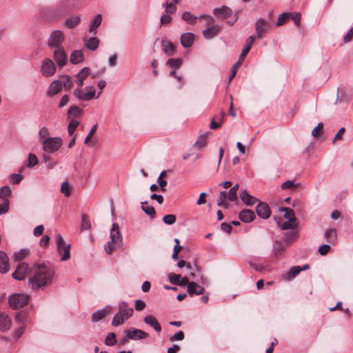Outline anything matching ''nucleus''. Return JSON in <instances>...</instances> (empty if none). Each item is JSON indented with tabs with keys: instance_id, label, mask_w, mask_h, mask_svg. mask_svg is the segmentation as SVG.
Returning a JSON list of instances; mask_svg holds the SVG:
<instances>
[{
	"instance_id": "7",
	"label": "nucleus",
	"mask_w": 353,
	"mask_h": 353,
	"mask_svg": "<svg viewBox=\"0 0 353 353\" xmlns=\"http://www.w3.org/2000/svg\"><path fill=\"white\" fill-rule=\"evenodd\" d=\"M57 71V67L54 62L49 58L43 60L41 66V72L46 77L53 76Z\"/></svg>"
},
{
	"instance_id": "16",
	"label": "nucleus",
	"mask_w": 353,
	"mask_h": 353,
	"mask_svg": "<svg viewBox=\"0 0 353 353\" xmlns=\"http://www.w3.org/2000/svg\"><path fill=\"white\" fill-rule=\"evenodd\" d=\"M239 218L244 223H250L256 218V216L253 210L244 209L239 212Z\"/></svg>"
},
{
	"instance_id": "12",
	"label": "nucleus",
	"mask_w": 353,
	"mask_h": 353,
	"mask_svg": "<svg viewBox=\"0 0 353 353\" xmlns=\"http://www.w3.org/2000/svg\"><path fill=\"white\" fill-rule=\"evenodd\" d=\"M12 326V320L10 317L5 312H0V331L7 332Z\"/></svg>"
},
{
	"instance_id": "36",
	"label": "nucleus",
	"mask_w": 353,
	"mask_h": 353,
	"mask_svg": "<svg viewBox=\"0 0 353 353\" xmlns=\"http://www.w3.org/2000/svg\"><path fill=\"white\" fill-rule=\"evenodd\" d=\"M289 245L288 243H282L281 242H276L274 245L273 252L276 256H279L286 249Z\"/></svg>"
},
{
	"instance_id": "47",
	"label": "nucleus",
	"mask_w": 353,
	"mask_h": 353,
	"mask_svg": "<svg viewBox=\"0 0 353 353\" xmlns=\"http://www.w3.org/2000/svg\"><path fill=\"white\" fill-rule=\"evenodd\" d=\"M11 194V189L9 186L5 185L0 188V198L2 199H8Z\"/></svg>"
},
{
	"instance_id": "62",
	"label": "nucleus",
	"mask_w": 353,
	"mask_h": 353,
	"mask_svg": "<svg viewBox=\"0 0 353 353\" xmlns=\"http://www.w3.org/2000/svg\"><path fill=\"white\" fill-rule=\"evenodd\" d=\"M145 306V303L142 300H136L134 302V308L137 311L143 310Z\"/></svg>"
},
{
	"instance_id": "31",
	"label": "nucleus",
	"mask_w": 353,
	"mask_h": 353,
	"mask_svg": "<svg viewBox=\"0 0 353 353\" xmlns=\"http://www.w3.org/2000/svg\"><path fill=\"white\" fill-rule=\"evenodd\" d=\"M278 226L282 229V230H288V229H294L296 227V221H292V220H287L286 221L281 223V219H279L277 220L275 218Z\"/></svg>"
},
{
	"instance_id": "23",
	"label": "nucleus",
	"mask_w": 353,
	"mask_h": 353,
	"mask_svg": "<svg viewBox=\"0 0 353 353\" xmlns=\"http://www.w3.org/2000/svg\"><path fill=\"white\" fill-rule=\"evenodd\" d=\"M181 43L183 48L192 46L194 40V34L191 32L183 33L181 36Z\"/></svg>"
},
{
	"instance_id": "38",
	"label": "nucleus",
	"mask_w": 353,
	"mask_h": 353,
	"mask_svg": "<svg viewBox=\"0 0 353 353\" xmlns=\"http://www.w3.org/2000/svg\"><path fill=\"white\" fill-rule=\"evenodd\" d=\"M60 81L61 82L62 86L63 85L65 90H70L73 86L71 78L68 75L61 77V79Z\"/></svg>"
},
{
	"instance_id": "57",
	"label": "nucleus",
	"mask_w": 353,
	"mask_h": 353,
	"mask_svg": "<svg viewBox=\"0 0 353 353\" xmlns=\"http://www.w3.org/2000/svg\"><path fill=\"white\" fill-rule=\"evenodd\" d=\"M61 192L64 194L65 196L70 195V188L68 182H63L61 186Z\"/></svg>"
},
{
	"instance_id": "13",
	"label": "nucleus",
	"mask_w": 353,
	"mask_h": 353,
	"mask_svg": "<svg viewBox=\"0 0 353 353\" xmlns=\"http://www.w3.org/2000/svg\"><path fill=\"white\" fill-rule=\"evenodd\" d=\"M110 236L112 242L117 244L118 246L121 245L122 236L119 232V226L118 223H114L112 224Z\"/></svg>"
},
{
	"instance_id": "9",
	"label": "nucleus",
	"mask_w": 353,
	"mask_h": 353,
	"mask_svg": "<svg viewBox=\"0 0 353 353\" xmlns=\"http://www.w3.org/2000/svg\"><path fill=\"white\" fill-rule=\"evenodd\" d=\"M53 59L55 61L57 65L59 67H63L66 64L68 57L63 47L56 48L54 50L53 53Z\"/></svg>"
},
{
	"instance_id": "42",
	"label": "nucleus",
	"mask_w": 353,
	"mask_h": 353,
	"mask_svg": "<svg viewBox=\"0 0 353 353\" xmlns=\"http://www.w3.org/2000/svg\"><path fill=\"white\" fill-rule=\"evenodd\" d=\"M227 198V192L225 191H221L220 192L219 198L217 199V205L219 206H222L225 208H228V205L225 203Z\"/></svg>"
},
{
	"instance_id": "6",
	"label": "nucleus",
	"mask_w": 353,
	"mask_h": 353,
	"mask_svg": "<svg viewBox=\"0 0 353 353\" xmlns=\"http://www.w3.org/2000/svg\"><path fill=\"white\" fill-rule=\"evenodd\" d=\"M64 41V34L62 31L56 30L51 32L48 39V46L49 48H62V43Z\"/></svg>"
},
{
	"instance_id": "32",
	"label": "nucleus",
	"mask_w": 353,
	"mask_h": 353,
	"mask_svg": "<svg viewBox=\"0 0 353 353\" xmlns=\"http://www.w3.org/2000/svg\"><path fill=\"white\" fill-rule=\"evenodd\" d=\"M324 237L330 243L334 244L337 239L336 232L334 229H329L325 231Z\"/></svg>"
},
{
	"instance_id": "39",
	"label": "nucleus",
	"mask_w": 353,
	"mask_h": 353,
	"mask_svg": "<svg viewBox=\"0 0 353 353\" xmlns=\"http://www.w3.org/2000/svg\"><path fill=\"white\" fill-rule=\"evenodd\" d=\"M182 19L185 21L186 22H188V23L190 24H195L196 23V20H197V17L192 15L190 12H184L183 14H182Z\"/></svg>"
},
{
	"instance_id": "28",
	"label": "nucleus",
	"mask_w": 353,
	"mask_h": 353,
	"mask_svg": "<svg viewBox=\"0 0 353 353\" xmlns=\"http://www.w3.org/2000/svg\"><path fill=\"white\" fill-rule=\"evenodd\" d=\"M163 50L168 56L174 54L176 50L174 44L168 40H162Z\"/></svg>"
},
{
	"instance_id": "63",
	"label": "nucleus",
	"mask_w": 353,
	"mask_h": 353,
	"mask_svg": "<svg viewBox=\"0 0 353 353\" xmlns=\"http://www.w3.org/2000/svg\"><path fill=\"white\" fill-rule=\"evenodd\" d=\"M184 339V333L182 331H179L172 336L170 339L171 341H182Z\"/></svg>"
},
{
	"instance_id": "37",
	"label": "nucleus",
	"mask_w": 353,
	"mask_h": 353,
	"mask_svg": "<svg viewBox=\"0 0 353 353\" xmlns=\"http://www.w3.org/2000/svg\"><path fill=\"white\" fill-rule=\"evenodd\" d=\"M301 271V269L299 266H294L290 270L285 274V279L288 280L294 279L300 273Z\"/></svg>"
},
{
	"instance_id": "10",
	"label": "nucleus",
	"mask_w": 353,
	"mask_h": 353,
	"mask_svg": "<svg viewBox=\"0 0 353 353\" xmlns=\"http://www.w3.org/2000/svg\"><path fill=\"white\" fill-rule=\"evenodd\" d=\"M257 215L262 219H268L271 214V210L269 205L263 202L259 201L256 207Z\"/></svg>"
},
{
	"instance_id": "51",
	"label": "nucleus",
	"mask_w": 353,
	"mask_h": 353,
	"mask_svg": "<svg viewBox=\"0 0 353 353\" xmlns=\"http://www.w3.org/2000/svg\"><path fill=\"white\" fill-rule=\"evenodd\" d=\"M79 125V122L78 121L72 119L68 126V134L71 136L73 135L76 128L78 127Z\"/></svg>"
},
{
	"instance_id": "43",
	"label": "nucleus",
	"mask_w": 353,
	"mask_h": 353,
	"mask_svg": "<svg viewBox=\"0 0 353 353\" xmlns=\"http://www.w3.org/2000/svg\"><path fill=\"white\" fill-rule=\"evenodd\" d=\"M181 60L179 59H170L166 62V65H169L173 70L178 69L181 66Z\"/></svg>"
},
{
	"instance_id": "40",
	"label": "nucleus",
	"mask_w": 353,
	"mask_h": 353,
	"mask_svg": "<svg viewBox=\"0 0 353 353\" xmlns=\"http://www.w3.org/2000/svg\"><path fill=\"white\" fill-rule=\"evenodd\" d=\"M81 112H82V110L80 109L78 106L72 105L69 108V110L68 111V115L69 117H80Z\"/></svg>"
},
{
	"instance_id": "3",
	"label": "nucleus",
	"mask_w": 353,
	"mask_h": 353,
	"mask_svg": "<svg viewBox=\"0 0 353 353\" xmlns=\"http://www.w3.org/2000/svg\"><path fill=\"white\" fill-rule=\"evenodd\" d=\"M62 144L61 137H50L42 141V148L48 153H54L59 150Z\"/></svg>"
},
{
	"instance_id": "49",
	"label": "nucleus",
	"mask_w": 353,
	"mask_h": 353,
	"mask_svg": "<svg viewBox=\"0 0 353 353\" xmlns=\"http://www.w3.org/2000/svg\"><path fill=\"white\" fill-rule=\"evenodd\" d=\"M28 163L26 166L28 168H32L38 163V159L34 154L30 153L28 157Z\"/></svg>"
},
{
	"instance_id": "26",
	"label": "nucleus",
	"mask_w": 353,
	"mask_h": 353,
	"mask_svg": "<svg viewBox=\"0 0 353 353\" xmlns=\"http://www.w3.org/2000/svg\"><path fill=\"white\" fill-rule=\"evenodd\" d=\"M84 60V54L82 50H74L70 57V61L72 64H78Z\"/></svg>"
},
{
	"instance_id": "21",
	"label": "nucleus",
	"mask_w": 353,
	"mask_h": 353,
	"mask_svg": "<svg viewBox=\"0 0 353 353\" xmlns=\"http://www.w3.org/2000/svg\"><path fill=\"white\" fill-rule=\"evenodd\" d=\"M204 288L202 286L198 285L196 283L192 281L190 283H188V292L190 295H200L203 294L204 292Z\"/></svg>"
},
{
	"instance_id": "5",
	"label": "nucleus",
	"mask_w": 353,
	"mask_h": 353,
	"mask_svg": "<svg viewBox=\"0 0 353 353\" xmlns=\"http://www.w3.org/2000/svg\"><path fill=\"white\" fill-rule=\"evenodd\" d=\"M56 243L59 253L61 255V261H65L70 257V245H66L64 239L60 234L56 235Z\"/></svg>"
},
{
	"instance_id": "8",
	"label": "nucleus",
	"mask_w": 353,
	"mask_h": 353,
	"mask_svg": "<svg viewBox=\"0 0 353 353\" xmlns=\"http://www.w3.org/2000/svg\"><path fill=\"white\" fill-rule=\"evenodd\" d=\"M124 333L126 337L131 340L143 339L148 336L145 332L134 327L125 330Z\"/></svg>"
},
{
	"instance_id": "44",
	"label": "nucleus",
	"mask_w": 353,
	"mask_h": 353,
	"mask_svg": "<svg viewBox=\"0 0 353 353\" xmlns=\"http://www.w3.org/2000/svg\"><path fill=\"white\" fill-rule=\"evenodd\" d=\"M207 136L205 134L199 136L194 143V146L199 149L203 148L207 143Z\"/></svg>"
},
{
	"instance_id": "55",
	"label": "nucleus",
	"mask_w": 353,
	"mask_h": 353,
	"mask_svg": "<svg viewBox=\"0 0 353 353\" xmlns=\"http://www.w3.org/2000/svg\"><path fill=\"white\" fill-rule=\"evenodd\" d=\"M23 179V176L18 174H12L10 176V182L13 185L19 184Z\"/></svg>"
},
{
	"instance_id": "1",
	"label": "nucleus",
	"mask_w": 353,
	"mask_h": 353,
	"mask_svg": "<svg viewBox=\"0 0 353 353\" xmlns=\"http://www.w3.org/2000/svg\"><path fill=\"white\" fill-rule=\"evenodd\" d=\"M28 276L32 290L45 289L52 284L54 270L45 263H37L30 268Z\"/></svg>"
},
{
	"instance_id": "22",
	"label": "nucleus",
	"mask_w": 353,
	"mask_h": 353,
	"mask_svg": "<svg viewBox=\"0 0 353 353\" xmlns=\"http://www.w3.org/2000/svg\"><path fill=\"white\" fill-rule=\"evenodd\" d=\"M10 269L9 259L8 255L3 251L0 252V272L6 273Z\"/></svg>"
},
{
	"instance_id": "34",
	"label": "nucleus",
	"mask_w": 353,
	"mask_h": 353,
	"mask_svg": "<svg viewBox=\"0 0 353 353\" xmlns=\"http://www.w3.org/2000/svg\"><path fill=\"white\" fill-rule=\"evenodd\" d=\"M280 211L285 212L284 216L287 220H292V221H296V219L295 217V214H294L293 210L288 208H285V207H281V208H280Z\"/></svg>"
},
{
	"instance_id": "15",
	"label": "nucleus",
	"mask_w": 353,
	"mask_h": 353,
	"mask_svg": "<svg viewBox=\"0 0 353 353\" xmlns=\"http://www.w3.org/2000/svg\"><path fill=\"white\" fill-rule=\"evenodd\" d=\"M61 90V82L59 80H54L50 84L46 91V94L48 97H52L57 94Z\"/></svg>"
},
{
	"instance_id": "20",
	"label": "nucleus",
	"mask_w": 353,
	"mask_h": 353,
	"mask_svg": "<svg viewBox=\"0 0 353 353\" xmlns=\"http://www.w3.org/2000/svg\"><path fill=\"white\" fill-rule=\"evenodd\" d=\"M213 14L217 17L228 18L232 14V11L230 8L223 6L221 8H214Z\"/></svg>"
},
{
	"instance_id": "18",
	"label": "nucleus",
	"mask_w": 353,
	"mask_h": 353,
	"mask_svg": "<svg viewBox=\"0 0 353 353\" xmlns=\"http://www.w3.org/2000/svg\"><path fill=\"white\" fill-rule=\"evenodd\" d=\"M221 28L219 25H214L208 27L203 31V36L206 39H210L214 37L221 31Z\"/></svg>"
},
{
	"instance_id": "4",
	"label": "nucleus",
	"mask_w": 353,
	"mask_h": 353,
	"mask_svg": "<svg viewBox=\"0 0 353 353\" xmlns=\"http://www.w3.org/2000/svg\"><path fill=\"white\" fill-rule=\"evenodd\" d=\"M29 301V296L26 294H14L9 296L8 303L11 308L17 310L25 306Z\"/></svg>"
},
{
	"instance_id": "61",
	"label": "nucleus",
	"mask_w": 353,
	"mask_h": 353,
	"mask_svg": "<svg viewBox=\"0 0 353 353\" xmlns=\"http://www.w3.org/2000/svg\"><path fill=\"white\" fill-rule=\"evenodd\" d=\"M98 125L95 124L92 126L90 131L88 134L87 137H85L84 140V143L88 144L90 140V139L92 137L93 134L95 133L96 130H97Z\"/></svg>"
},
{
	"instance_id": "60",
	"label": "nucleus",
	"mask_w": 353,
	"mask_h": 353,
	"mask_svg": "<svg viewBox=\"0 0 353 353\" xmlns=\"http://www.w3.org/2000/svg\"><path fill=\"white\" fill-rule=\"evenodd\" d=\"M48 135H49V131L46 127H43L40 129V130L39 132V137L42 140V141L44 139H48Z\"/></svg>"
},
{
	"instance_id": "48",
	"label": "nucleus",
	"mask_w": 353,
	"mask_h": 353,
	"mask_svg": "<svg viewBox=\"0 0 353 353\" xmlns=\"http://www.w3.org/2000/svg\"><path fill=\"white\" fill-rule=\"evenodd\" d=\"M28 254V251L26 249H21L14 254V259L17 261L23 259Z\"/></svg>"
},
{
	"instance_id": "64",
	"label": "nucleus",
	"mask_w": 353,
	"mask_h": 353,
	"mask_svg": "<svg viewBox=\"0 0 353 353\" xmlns=\"http://www.w3.org/2000/svg\"><path fill=\"white\" fill-rule=\"evenodd\" d=\"M228 199L231 201H235L238 199L237 192L234 191L232 188L229 190L228 193H227Z\"/></svg>"
},
{
	"instance_id": "30",
	"label": "nucleus",
	"mask_w": 353,
	"mask_h": 353,
	"mask_svg": "<svg viewBox=\"0 0 353 353\" xmlns=\"http://www.w3.org/2000/svg\"><path fill=\"white\" fill-rule=\"evenodd\" d=\"M102 21V16L101 14L95 15L91 25L89 28V32L94 35L97 34V28L100 26Z\"/></svg>"
},
{
	"instance_id": "33",
	"label": "nucleus",
	"mask_w": 353,
	"mask_h": 353,
	"mask_svg": "<svg viewBox=\"0 0 353 353\" xmlns=\"http://www.w3.org/2000/svg\"><path fill=\"white\" fill-rule=\"evenodd\" d=\"M128 319H125V316L118 311L112 319V325L113 326H119L123 324Z\"/></svg>"
},
{
	"instance_id": "41",
	"label": "nucleus",
	"mask_w": 353,
	"mask_h": 353,
	"mask_svg": "<svg viewBox=\"0 0 353 353\" xmlns=\"http://www.w3.org/2000/svg\"><path fill=\"white\" fill-rule=\"evenodd\" d=\"M80 21L81 18L79 16H76L68 19L65 21V25L70 28H73L80 23Z\"/></svg>"
},
{
	"instance_id": "46",
	"label": "nucleus",
	"mask_w": 353,
	"mask_h": 353,
	"mask_svg": "<svg viewBox=\"0 0 353 353\" xmlns=\"http://www.w3.org/2000/svg\"><path fill=\"white\" fill-rule=\"evenodd\" d=\"M298 236V234L295 231H290L285 233V241L288 245L291 241L295 240Z\"/></svg>"
},
{
	"instance_id": "50",
	"label": "nucleus",
	"mask_w": 353,
	"mask_h": 353,
	"mask_svg": "<svg viewBox=\"0 0 353 353\" xmlns=\"http://www.w3.org/2000/svg\"><path fill=\"white\" fill-rule=\"evenodd\" d=\"M174 2V3H170L168 1L164 3V7L165 8V13L168 14H173L176 10V7Z\"/></svg>"
},
{
	"instance_id": "35",
	"label": "nucleus",
	"mask_w": 353,
	"mask_h": 353,
	"mask_svg": "<svg viewBox=\"0 0 353 353\" xmlns=\"http://www.w3.org/2000/svg\"><path fill=\"white\" fill-rule=\"evenodd\" d=\"M141 208L144 212L149 215L151 218H153L155 215V210L152 206H150L147 201L141 202Z\"/></svg>"
},
{
	"instance_id": "24",
	"label": "nucleus",
	"mask_w": 353,
	"mask_h": 353,
	"mask_svg": "<svg viewBox=\"0 0 353 353\" xmlns=\"http://www.w3.org/2000/svg\"><path fill=\"white\" fill-rule=\"evenodd\" d=\"M143 321L145 323L152 327L157 332H160L161 331V327L155 316L147 315L144 317Z\"/></svg>"
},
{
	"instance_id": "11",
	"label": "nucleus",
	"mask_w": 353,
	"mask_h": 353,
	"mask_svg": "<svg viewBox=\"0 0 353 353\" xmlns=\"http://www.w3.org/2000/svg\"><path fill=\"white\" fill-rule=\"evenodd\" d=\"M28 268V265L27 263H19L17 265L15 271L12 274L13 279H14L16 280H19V281L24 279L26 277V273H27Z\"/></svg>"
},
{
	"instance_id": "54",
	"label": "nucleus",
	"mask_w": 353,
	"mask_h": 353,
	"mask_svg": "<svg viewBox=\"0 0 353 353\" xmlns=\"http://www.w3.org/2000/svg\"><path fill=\"white\" fill-rule=\"evenodd\" d=\"M117 246H118L117 244H115L114 242H112V241H108L105 245H104V249L105 250V252L108 254H110L112 252L113 250H114L117 248Z\"/></svg>"
},
{
	"instance_id": "25",
	"label": "nucleus",
	"mask_w": 353,
	"mask_h": 353,
	"mask_svg": "<svg viewBox=\"0 0 353 353\" xmlns=\"http://www.w3.org/2000/svg\"><path fill=\"white\" fill-rule=\"evenodd\" d=\"M254 41V38L253 36H250L246 39V44L244 46L243 48L242 49V52H241L239 59L240 61H243L244 60L245 57L247 56L249 51L250 50L252 45L253 44Z\"/></svg>"
},
{
	"instance_id": "56",
	"label": "nucleus",
	"mask_w": 353,
	"mask_h": 353,
	"mask_svg": "<svg viewBox=\"0 0 353 353\" xmlns=\"http://www.w3.org/2000/svg\"><path fill=\"white\" fill-rule=\"evenodd\" d=\"M289 18V14L287 12L282 13L280 14L277 19L276 24L279 26H281L285 23L287 19Z\"/></svg>"
},
{
	"instance_id": "2",
	"label": "nucleus",
	"mask_w": 353,
	"mask_h": 353,
	"mask_svg": "<svg viewBox=\"0 0 353 353\" xmlns=\"http://www.w3.org/2000/svg\"><path fill=\"white\" fill-rule=\"evenodd\" d=\"M101 92L96 94L95 88L93 86H87L85 90L78 88L74 90L73 94L78 99L83 101H88L93 99H98Z\"/></svg>"
},
{
	"instance_id": "19",
	"label": "nucleus",
	"mask_w": 353,
	"mask_h": 353,
	"mask_svg": "<svg viewBox=\"0 0 353 353\" xmlns=\"http://www.w3.org/2000/svg\"><path fill=\"white\" fill-rule=\"evenodd\" d=\"M256 32L257 37L261 38L268 28V23L263 19H259L256 21Z\"/></svg>"
},
{
	"instance_id": "27",
	"label": "nucleus",
	"mask_w": 353,
	"mask_h": 353,
	"mask_svg": "<svg viewBox=\"0 0 353 353\" xmlns=\"http://www.w3.org/2000/svg\"><path fill=\"white\" fill-rule=\"evenodd\" d=\"M83 41L85 43V46L91 51L96 50L99 45V40L95 37H90L88 39L85 38L83 39Z\"/></svg>"
},
{
	"instance_id": "53",
	"label": "nucleus",
	"mask_w": 353,
	"mask_h": 353,
	"mask_svg": "<svg viewBox=\"0 0 353 353\" xmlns=\"http://www.w3.org/2000/svg\"><path fill=\"white\" fill-rule=\"evenodd\" d=\"M176 221V217L174 214H166L163 217V221L167 225H172Z\"/></svg>"
},
{
	"instance_id": "45",
	"label": "nucleus",
	"mask_w": 353,
	"mask_h": 353,
	"mask_svg": "<svg viewBox=\"0 0 353 353\" xmlns=\"http://www.w3.org/2000/svg\"><path fill=\"white\" fill-rule=\"evenodd\" d=\"M116 343V334L114 332L109 333L105 339V344L108 346H112Z\"/></svg>"
},
{
	"instance_id": "29",
	"label": "nucleus",
	"mask_w": 353,
	"mask_h": 353,
	"mask_svg": "<svg viewBox=\"0 0 353 353\" xmlns=\"http://www.w3.org/2000/svg\"><path fill=\"white\" fill-rule=\"evenodd\" d=\"M110 311V308L105 307L94 312L92 315V321L97 322L104 318Z\"/></svg>"
},
{
	"instance_id": "59",
	"label": "nucleus",
	"mask_w": 353,
	"mask_h": 353,
	"mask_svg": "<svg viewBox=\"0 0 353 353\" xmlns=\"http://www.w3.org/2000/svg\"><path fill=\"white\" fill-rule=\"evenodd\" d=\"M9 210V200L6 199L0 205V215L6 213Z\"/></svg>"
},
{
	"instance_id": "52",
	"label": "nucleus",
	"mask_w": 353,
	"mask_h": 353,
	"mask_svg": "<svg viewBox=\"0 0 353 353\" xmlns=\"http://www.w3.org/2000/svg\"><path fill=\"white\" fill-rule=\"evenodd\" d=\"M90 74V70L89 68L85 67L82 70H81L75 77H80L83 81L89 77Z\"/></svg>"
},
{
	"instance_id": "14",
	"label": "nucleus",
	"mask_w": 353,
	"mask_h": 353,
	"mask_svg": "<svg viewBox=\"0 0 353 353\" xmlns=\"http://www.w3.org/2000/svg\"><path fill=\"white\" fill-rule=\"evenodd\" d=\"M239 197L244 203L249 206L253 205L259 201L256 197L250 195L245 189L241 190Z\"/></svg>"
},
{
	"instance_id": "58",
	"label": "nucleus",
	"mask_w": 353,
	"mask_h": 353,
	"mask_svg": "<svg viewBox=\"0 0 353 353\" xmlns=\"http://www.w3.org/2000/svg\"><path fill=\"white\" fill-rule=\"evenodd\" d=\"M241 62H242V61H240L239 59V61L235 64H234L233 66L232 67L231 75L229 78V82H230L233 79V78L235 77L237 70H238L239 65L241 64Z\"/></svg>"
},
{
	"instance_id": "17",
	"label": "nucleus",
	"mask_w": 353,
	"mask_h": 353,
	"mask_svg": "<svg viewBox=\"0 0 353 353\" xmlns=\"http://www.w3.org/2000/svg\"><path fill=\"white\" fill-rule=\"evenodd\" d=\"M119 312L125 316V319H129L133 315L134 310L129 306V304L125 301H121L118 305Z\"/></svg>"
}]
</instances>
